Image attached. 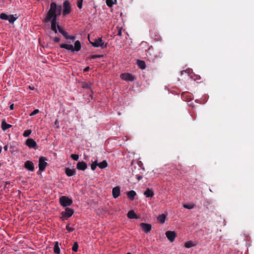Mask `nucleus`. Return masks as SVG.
<instances>
[{"label": "nucleus", "instance_id": "nucleus-22", "mask_svg": "<svg viewBox=\"0 0 254 254\" xmlns=\"http://www.w3.org/2000/svg\"><path fill=\"white\" fill-rule=\"evenodd\" d=\"M11 127V125L7 124L5 120H3L1 122V128H2V130H5L7 129L10 128Z\"/></svg>", "mask_w": 254, "mask_h": 254}, {"label": "nucleus", "instance_id": "nucleus-25", "mask_svg": "<svg viewBox=\"0 0 254 254\" xmlns=\"http://www.w3.org/2000/svg\"><path fill=\"white\" fill-rule=\"evenodd\" d=\"M108 166V163L106 160H103L102 162L98 163V166L100 169H104L106 168Z\"/></svg>", "mask_w": 254, "mask_h": 254}, {"label": "nucleus", "instance_id": "nucleus-18", "mask_svg": "<svg viewBox=\"0 0 254 254\" xmlns=\"http://www.w3.org/2000/svg\"><path fill=\"white\" fill-rule=\"evenodd\" d=\"M127 194L129 199L133 200H134L136 193L135 191L132 190L127 192Z\"/></svg>", "mask_w": 254, "mask_h": 254}, {"label": "nucleus", "instance_id": "nucleus-3", "mask_svg": "<svg viewBox=\"0 0 254 254\" xmlns=\"http://www.w3.org/2000/svg\"><path fill=\"white\" fill-rule=\"evenodd\" d=\"M73 213L74 210L73 209L68 207L66 208L64 211H62L61 213V218L63 220H67L73 215Z\"/></svg>", "mask_w": 254, "mask_h": 254}, {"label": "nucleus", "instance_id": "nucleus-23", "mask_svg": "<svg viewBox=\"0 0 254 254\" xmlns=\"http://www.w3.org/2000/svg\"><path fill=\"white\" fill-rule=\"evenodd\" d=\"M196 246V244L195 242H193L191 241H189L185 243V247L186 248H190L192 247H195Z\"/></svg>", "mask_w": 254, "mask_h": 254}, {"label": "nucleus", "instance_id": "nucleus-14", "mask_svg": "<svg viewBox=\"0 0 254 254\" xmlns=\"http://www.w3.org/2000/svg\"><path fill=\"white\" fill-rule=\"evenodd\" d=\"M87 168L86 163L83 161L79 162L77 164L76 168L79 170L84 171Z\"/></svg>", "mask_w": 254, "mask_h": 254}, {"label": "nucleus", "instance_id": "nucleus-10", "mask_svg": "<svg viewBox=\"0 0 254 254\" xmlns=\"http://www.w3.org/2000/svg\"><path fill=\"white\" fill-rule=\"evenodd\" d=\"M140 227L141 229L146 233L150 231L152 227L151 224L145 223H141L140 224Z\"/></svg>", "mask_w": 254, "mask_h": 254}, {"label": "nucleus", "instance_id": "nucleus-2", "mask_svg": "<svg viewBox=\"0 0 254 254\" xmlns=\"http://www.w3.org/2000/svg\"><path fill=\"white\" fill-rule=\"evenodd\" d=\"M140 163H141V162H139L137 167H134V169H133L132 171V175L136 177L138 181L142 179V175L143 174L144 171V169L140 165Z\"/></svg>", "mask_w": 254, "mask_h": 254}, {"label": "nucleus", "instance_id": "nucleus-49", "mask_svg": "<svg viewBox=\"0 0 254 254\" xmlns=\"http://www.w3.org/2000/svg\"><path fill=\"white\" fill-rule=\"evenodd\" d=\"M5 185L4 186V188H7V185L10 184V182H5Z\"/></svg>", "mask_w": 254, "mask_h": 254}, {"label": "nucleus", "instance_id": "nucleus-54", "mask_svg": "<svg viewBox=\"0 0 254 254\" xmlns=\"http://www.w3.org/2000/svg\"><path fill=\"white\" fill-rule=\"evenodd\" d=\"M30 88L31 89H32V90H33V88L31 87H30Z\"/></svg>", "mask_w": 254, "mask_h": 254}, {"label": "nucleus", "instance_id": "nucleus-48", "mask_svg": "<svg viewBox=\"0 0 254 254\" xmlns=\"http://www.w3.org/2000/svg\"><path fill=\"white\" fill-rule=\"evenodd\" d=\"M9 109L10 110H12L14 109V105L13 104L10 105Z\"/></svg>", "mask_w": 254, "mask_h": 254}, {"label": "nucleus", "instance_id": "nucleus-32", "mask_svg": "<svg viewBox=\"0 0 254 254\" xmlns=\"http://www.w3.org/2000/svg\"><path fill=\"white\" fill-rule=\"evenodd\" d=\"M31 130L30 129H27L24 131L23 132V135L24 137H28L30 135V134L31 133Z\"/></svg>", "mask_w": 254, "mask_h": 254}, {"label": "nucleus", "instance_id": "nucleus-5", "mask_svg": "<svg viewBox=\"0 0 254 254\" xmlns=\"http://www.w3.org/2000/svg\"><path fill=\"white\" fill-rule=\"evenodd\" d=\"M90 43L94 47H101L104 49L107 47V43L105 44L101 38L95 39L94 42H90Z\"/></svg>", "mask_w": 254, "mask_h": 254}, {"label": "nucleus", "instance_id": "nucleus-12", "mask_svg": "<svg viewBox=\"0 0 254 254\" xmlns=\"http://www.w3.org/2000/svg\"><path fill=\"white\" fill-rule=\"evenodd\" d=\"M120 187L119 186L114 188L112 190V195L114 198H116L120 195Z\"/></svg>", "mask_w": 254, "mask_h": 254}, {"label": "nucleus", "instance_id": "nucleus-41", "mask_svg": "<svg viewBox=\"0 0 254 254\" xmlns=\"http://www.w3.org/2000/svg\"><path fill=\"white\" fill-rule=\"evenodd\" d=\"M57 28L61 34L64 31L59 25H57Z\"/></svg>", "mask_w": 254, "mask_h": 254}, {"label": "nucleus", "instance_id": "nucleus-53", "mask_svg": "<svg viewBox=\"0 0 254 254\" xmlns=\"http://www.w3.org/2000/svg\"><path fill=\"white\" fill-rule=\"evenodd\" d=\"M1 150H2V148H1V147H0V153H1Z\"/></svg>", "mask_w": 254, "mask_h": 254}, {"label": "nucleus", "instance_id": "nucleus-42", "mask_svg": "<svg viewBox=\"0 0 254 254\" xmlns=\"http://www.w3.org/2000/svg\"><path fill=\"white\" fill-rule=\"evenodd\" d=\"M184 207L187 209H190L193 208V207L190 204H185L184 205Z\"/></svg>", "mask_w": 254, "mask_h": 254}, {"label": "nucleus", "instance_id": "nucleus-38", "mask_svg": "<svg viewBox=\"0 0 254 254\" xmlns=\"http://www.w3.org/2000/svg\"><path fill=\"white\" fill-rule=\"evenodd\" d=\"M66 229L68 231V232H71L74 230V229L73 228L69 227V224H67L66 226Z\"/></svg>", "mask_w": 254, "mask_h": 254}, {"label": "nucleus", "instance_id": "nucleus-45", "mask_svg": "<svg viewBox=\"0 0 254 254\" xmlns=\"http://www.w3.org/2000/svg\"><path fill=\"white\" fill-rule=\"evenodd\" d=\"M117 35L119 36H122V29L121 28H120L118 32L117 33Z\"/></svg>", "mask_w": 254, "mask_h": 254}, {"label": "nucleus", "instance_id": "nucleus-15", "mask_svg": "<svg viewBox=\"0 0 254 254\" xmlns=\"http://www.w3.org/2000/svg\"><path fill=\"white\" fill-rule=\"evenodd\" d=\"M65 173L68 177H71L76 174V171L74 169H71L67 168L65 169Z\"/></svg>", "mask_w": 254, "mask_h": 254}, {"label": "nucleus", "instance_id": "nucleus-51", "mask_svg": "<svg viewBox=\"0 0 254 254\" xmlns=\"http://www.w3.org/2000/svg\"><path fill=\"white\" fill-rule=\"evenodd\" d=\"M186 72V70H183L181 71V74L182 75L183 74L184 72Z\"/></svg>", "mask_w": 254, "mask_h": 254}, {"label": "nucleus", "instance_id": "nucleus-40", "mask_svg": "<svg viewBox=\"0 0 254 254\" xmlns=\"http://www.w3.org/2000/svg\"><path fill=\"white\" fill-rule=\"evenodd\" d=\"M62 34L66 39L68 40L69 35L66 31H64L63 32H62Z\"/></svg>", "mask_w": 254, "mask_h": 254}, {"label": "nucleus", "instance_id": "nucleus-36", "mask_svg": "<svg viewBox=\"0 0 254 254\" xmlns=\"http://www.w3.org/2000/svg\"><path fill=\"white\" fill-rule=\"evenodd\" d=\"M70 157L73 160L75 161H77L79 159V156L77 154H71Z\"/></svg>", "mask_w": 254, "mask_h": 254}, {"label": "nucleus", "instance_id": "nucleus-44", "mask_svg": "<svg viewBox=\"0 0 254 254\" xmlns=\"http://www.w3.org/2000/svg\"><path fill=\"white\" fill-rule=\"evenodd\" d=\"M75 38L74 36H69L68 39L71 40L72 41H74L75 40Z\"/></svg>", "mask_w": 254, "mask_h": 254}, {"label": "nucleus", "instance_id": "nucleus-43", "mask_svg": "<svg viewBox=\"0 0 254 254\" xmlns=\"http://www.w3.org/2000/svg\"><path fill=\"white\" fill-rule=\"evenodd\" d=\"M53 40L55 43H58L60 41V38L59 37H55Z\"/></svg>", "mask_w": 254, "mask_h": 254}, {"label": "nucleus", "instance_id": "nucleus-39", "mask_svg": "<svg viewBox=\"0 0 254 254\" xmlns=\"http://www.w3.org/2000/svg\"><path fill=\"white\" fill-rule=\"evenodd\" d=\"M39 112V110L38 109H35L30 114V116H34L37 114Z\"/></svg>", "mask_w": 254, "mask_h": 254}, {"label": "nucleus", "instance_id": "nucleus-1", "mask_svg": "<svg viewBox=\"0 0 254 254\" xmlns=\"http://www.w3.org/2000/svg\"><path fill=\"white\" fill-rule=\"evenodd\" d=\"M62 10V6L61 5H57L56 2H52L50 4V8L43 21L45 23L51 22V29L55 33L58 32L57 28V17L61 14Z\"/></svg>", "mask_w": 254, "mask_h": 254}, {"label": "nucleus", "instance_id": "nucleus-13", "mask_svg": "<svg viewBox=\"0 0 254 254\" xmlns=\"http://www.w3.org/2000/svg\"><path fill=\"white\" fill-rule=\"evenodd\" d=\"M24 167L26 169L30 171H33L34 170V164L32 161H26L24 164Z\"/></svg>", "mask_w": 254, "mask_h": 254}, {"label": "nucleus", "instance_id": "nucleus-33", "mask_svg": "<svg viewBox=\"0 0 254 254\" xmlns=\"http://www.w3.org/2000/svg\"><path fill=\"white\" fill-rule=\"evenodd\" d=\"M106 4L107 5L110 7H112L113 5L114 4V2L113 0H106Z\"/></svg>", "mask_w": 254, "mask_h": 254}, {"label": "nucleus", "instance_id": "nucleus-24", "mask_svg": "<svg viewBox=\"0 0 254 254\" xmlns=\"http://www.w3.org/2000/svg\"><path fill=\"white\" fill-rule=\"evenodd\" d=\"M54 252L56 254H59L60 253V249L58 242H56L55 243Z\"/></svg>", "mask_w": 254, "mask_h": 254}, {"label": "nucleus", "instance_id": "nucleus-27", "mask_svg": "<svg viewBox=\"0 0 254 254\" xmlns=\"http://www.w3.org/2000/svg\"><path fill=\"white\" fill-rule=\"evenodd\" d=\"M17 18L15 17L13 15H10L8 16V19L7 20H8L9 22L10 23H13L16 20Z\"/></svg>", "mask_w": 254, "mask_h": 254}, {"label": "nucleus", "instance_id": "nucleus-16", "mask_svg": "<svg viewBox=\"0 0 254 254\" xmlns=\"http://www.w3.org/2000/svg\"><path fill=\"white\" fill-rule=\"evenodd\" d=\"M61 48L65 49L67 50H70L73 52V46L72 45H68L66 44H61L60 45Z\"/></svg>", "mask_w": 254, "mask_h": 254}, {"label": "nucleus", "instance_id": "nucleus-29", "mask_svg": "<svg viewBox=\"0 0 254 254\" xmlns=\"http://www.w3.org/2000/svg\"><path fill=\"white\" fill-rule=\"evenodd\" d=\"M8 15L4 13H1L0 14V18L2 20H7L8 19Z\"/></svg>", "mask_w": 254, "mask_h": 254}, {"label": "nucleus", "instance_id": "nucleus-28", "mask_svg": "<svg viewBox=\"0 0 254 254\" xmlns=\"http://www.w3.org/2000/svg\"><path fill=\"white\" fill-rule=\"evenodd\" d=\"M103 57V55H93L89 56L88 58L90 59H96Z\"/></svg>", "mask_w": 254, "mask_h": 254}, {"label": "nucleus", "instance_id": "nucleus-50", "mask_svg": "<svg viewBox=\"0 0 254 254\" xmlns=\"http://www.w3.org/2000/svg\"><path fill=\"white\" fill-rule=\"evenodd\" d=\"M4 150L6 151L7 150V146H4Z\"/></svg>", "mask_w": 254, "mask_h": 254}, {"label": "nucleus", "instance_id": "nucleus-6", "mask_svg": "<svg viewBox=\"0 0 254 254\" xmlns=\"http://www.w3.org/2000/svg\"><path fill=\"white\" fill-rule=\"evenodd\" d=\"M63 16H66L70 13L71 11V6L68 0H65L63 3Z\"/></svg>", "mask_w": 254, "mask_h": 254}, {"label": "nucleus", "instance_id": "nucleus-46", "mask_svg": "<svg viewBox=\"0 0 254 254\" xmlns=\"http://www.w3.org/2000/svg\"><path fill=\"white\" fill-rule=\"evenodd\" d=\"M55 124L56 125H57V128H59V121L58 120H56L55 122Z\"/></svg>", "mask_w": 254, "mask_h": 254}, {"label": "nucleus", "instance_id": "nucleus-31", "mask_svg": "<svg viewBox=\"0 0 254 254\" xmlns=\"http://www.w3.org/2000/svg\"><path fill=\"white\" fill-rule=\"evenodd\" d=\"M152 52H153V48L152 47H150L148 48V49L146 51V55H150L151 57H153L152 56Z\"/></svg>", "mask_w": 254, "mask_h": 254}, {"label": "nucleus", "instance_id": "nucleus-7", "mask_svg": "<svg viewBox=\"0 0 254 254\" xmlns=\"http://www.w3.org/2000/svg\"><path fill=\"white\" fill-rule=\"evenodd\" d=\"M120 78L126 81H133L135 80L133 75L129 73H123L120 75Z\"/></svg>", "mask_w": 254, "mask_h": 254}, {"label": "nucleus", "instance_id": "nucleus-26", "mask_svg": "<svg viewBox=\"0 0 254 254\" xmlns=\"http://www.w3.org/2000/svg\"><path fill=\"white\" fill-rule=\"evenodd\" d=\"M157 219L161 224H163L165 222L166 219V216L163 214L160 215L157 217Z\"/></svg>", "mask_w": 254, "mask_h": 254}, {"label": "nucleus", "instance_id": "nucleus-9", "mask_svg": "<svg viewBox=\"0 0 254 254\" xmlns=\"http://www.w3.org/2000/svg\"><path fill=\"white\" fill-rule=\"evenodd\" d=\"M166 236L168 239L171 242H173L176 237V233L174 231H167Z\"/></svg>", "mask_w": 254, "mask_h": 254}, {"label": "nucleus", "instance_id": "nucleus-8", "mask_svg": "<svg viewBox=\"0 0 254 254\" xmlns=\"http://www.w3.org/2000/svg\"><path fill=\"white\" fill-rule=\"evenodd\" d=\"M46 159L44 157H40L39 160V168L41 171H44L47 166V163L45 161Z\"/></svg>", "mask_w": 254, "mask_h": 254}, {"label": "nucleus", "instance_id": "nucleus-35", "mask_svg": "<svg viewBox=\"0 0 254 254\" xmlns=\"http://www.w3.org/2000/svg\"><path fill=\"white\" fill-rule=\"evenodd\" d=\"M83 88L91 89V83H84L83 84Z\"/></svg>", "mask_w": 254, "mask_h": 254}, {"label": "nucleus", "instance_id": "nucleus-20", "mask_svg": "<svg viewBox=\"0 0 254 254\" xmlns=\"http://www.w3.org/2000/svg\"><path fill=\"white\" fill-rule=\"evenodd\" d=\"M137 64L140 69H144L146 67V64L143 61L138 60L137 61Z\"/></svg>", "mask_w": 254, "mask_h": 254}, {"label": "nucleus", "instance_id": "nucleus-34", "mask_svg": "<svg viewBox=\"0 0 254 254\" xmlns=\"http://www.w3.org/2000/svg\"><path fill=\"white\" fill-rule=\"evenodd\" d=\"M97 166H98L97 161H95L91 165V170L93 171L95 170Z\"/></svg>", "mask_w": 254, "mask_h": 254}, {"label": "nucleus", "instance_id": "nucleus-55", "mask_svg": "<svg viewBox=\"0 0 254 254\" xmlns=\"http://www.w3.org/2000/svg\"><path fill=\"white\" fill-rule=\"evenodd\" d=\"M131 254V253H127V254Z\"/></svg>", "mask_w": 254, "mask_h": 254}, {"label": "nucleus", "instance_id": "nucleus-4", "mask_svg": "<svg viewBox=\"0 0 254 254\" xmlns=\"http://www.w3.org/2000/svg\"><path fill=\"white\" fill-rule=\"evenodd\" d=\"M60 203L64 207L70 206L72 203V199L66 196H62L60 198Z\"/></svg>", "mask_w": 254, "mask_h": 254}, {"label": "nucleus", "instance_id": "nucleus-17", "mask_svg": "<svg viewBox=\"0 0 254 254\" xmlns=\"http://www.w3.org/2000/svg\"><path fill=\"white\" fill-rule=\"evenodd\" d=\"M143 194L147 197H152L154 195V192L152 190L147 188Z\"/></svg>", "mask_w": 254, "mask_h": 254}, {"label": "nucleus", "instance_id": "nucleus-11", "mask_svg": "<svg viewBox=\"0 0 254 254\" xmlns=\"http://www.w3.org/2000/svg\"><path fill=\"white\" fill-rule=\"evenodd\" d=\"M26 144L30 148L37 149L36 142L32 138L27 139L26 141Z\"/></svg>", "mask_w": 254, "mask_h": 254}, {"label": "nucleus", "instance_id": "nucleus-19", "mask_svg": "<svg viewBox=\"0 0 254 254\" xmlns=\"http://www.w3.org/2000/svg\"><path fill=\"white\" fill-rule=\"evenodd\" d=\"M127 217L129 219H137L138 218L133 210H130L127 214Z\"/></svg>", "mask_w": 254, "mask_h": 254}, {"label": "nucleus", "instance_id": "nucleus-47", "mask_svg": "<svg viewBox=\"0 0 254 254\" xmlns=\"http://www.w3.org/2000/svg\"><path fill=\"white\" fill-rule=\"evenodd\" d=\"M89 69H90L89 67V66H87L86 67H85L83 71H84V72H87V71H88L89 70Z\"/></svg>", "mask_w": 254, "mask_h": 254}, {"label": "nucleus", "instance_id": "nucleus-52", "mask_svg": "<svg viewBox=\"0 0 254 254\" xmlns=\"http://www.w3.org/2000/svg\"><path fill=\"white\" fill-rule=\"evenodd\" d=\"M114 4H116L117 3V0H115L114 1Z\"/></svg>", "mask_w": 254, "mask_h": 254}, {"label": "nucleus", "instance_id": "nucleus-21", "mask_svg": "<svg viewBox=\"0 0 254 254\" xmlns=\"http://www.w3.org/2000/svg\"><path fill=\"white\" fill-rule=\"evenodd\" d=\"M81 49V44L79 41L77 40L74 43V46L73 47V51L76 52L79 51Z\"/></svg>", "mask_w": 254, "mask_h": 254}, {"label": "nucleus", "instance_id": "nucleus-37", "mask_svg": "<svg viewBox=\"0 0 254 254\" xmlns=\"http://www.w3.org/2000/svg\"><path fill=\"white\" fill-rule=\"evenodd\" d=\"M83 0H77V5L79 9H81L82 7Z\"/></svg>", "mask_w": 254, "mask_h": 254}, {"label": "nucleus", "instance_id": "nucleus-30", "mask_svg": "<svg viewBox=\"0 0 254 254\" xmlns=\"http://www.w3.org/2000/svg\"><path fill=\"white\" fill-rule=\"evenodd\" d=\"M78 248V244L77 242H74L72 248V250L75 252H76Z\"/></svg>", "mask_w": 254, "mask_h": 254}]
</instances>
